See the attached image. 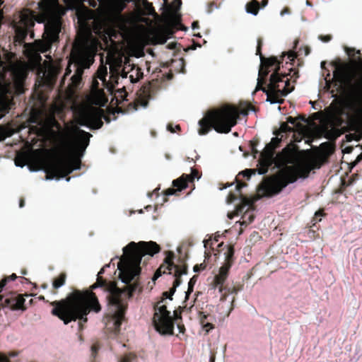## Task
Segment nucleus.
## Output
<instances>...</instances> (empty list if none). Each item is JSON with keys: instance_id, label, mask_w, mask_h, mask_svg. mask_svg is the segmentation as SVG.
I'll return each mask as SVG.
<instances>
[{"instance_id": "nucleus-24", "label": "nucleus", "mask_w": 362, "mask_h": 362, "mask_svg": "<svg viewBox=\"0 0 362 362\" xmlns=\"http://www.w3.org/2000/svg\"><path fill=\"white\" fill-rule=\"evenodd\" d=\"M187 180L184 175L180 178L173 180V184L175 187H177L179 190H181L187 187Z\"/></svg>"}, {"instance_id": "nucleus-53", "label": "nucleus", "mask_w": 362, "mask_h": 362, "mask_svg": "<svg viewBox=\"0 0 362 362\" xmlns=\"http://www.w3.org/2000/svg\"><path fill=\"white\" fill-rule=\"evenodd\" d=\"M289 84V81L286 80L285 81V86H288Z\"/></svg>"}, {"instance_id": "nucleus-62", "label": "nucleus", "mask_w": 362, "mask_h": 362, "mask_svg": "<svg viewBox=\"0 0 362 362\" xmlns=\"http://www.w3.org/2000/svg\"><path fill=\"white\" fill-rule=\"evenodd\" d=\"M320 214V212H315V216H318Z\"/></svg>"}, {"instance_id": "nucleus-32", "label": "nucleus", "mask_w": 362, "mask_h": 362, "mask_svg": "<svg viewBox=\"0 0 362 362\" xmlns=\"http://www.w3.org/2000/svg\"><path fill=\"white\" fill-rule=\"evenodd\" d=\"M292 130V129L288 127V125L286 124V123H281V125H280V128H279V132H291Z\"/></svg>"}, {"instance_id": "nucleus-38", "label": "nucleus", "mask_w": 362, "mask_h": 362, "mask_svg": "<svg viewBox=\"0 0 362 362\" xmlns=\"http://www.w3.org/2000/svg\"><path fill=\"white\" fill-rule=\"evenodd\" d=\"M288 57L291 59V60H293L294 58L296 57V54L293 52H289L288 53Z\"/></svg>"}, {"instance_id": "nucleus-35", "label": "nucleus", "mask_w": 362, "mask_h": 362, "mask_svg": "<svg viewBox=\"0 0 362 362\" xmlns=\"http://www.w3.org/2000/svg\"><path fill=\"white\" fill-rule=\"evenodd\" d=\"M133 357L131 356H126L124 357H123L120 361L119 362H132V360H133Z\"/></svg>"}, {"instance_id": "nucleus-31", "label": "nucleus", "mask_w": 362, "mask_h": 362, "mask_svg": "<svg viewBox=\"0 0 362 362\" xmlns=\"http://www.w3.org/2000/svg\"><path fill=\"white\" fill-rule=\"evenodd\" d=\"M194 285V281L193 279H192L188 283V290L187 291H185V298H187L188 295L192 291Z\"/></svg>"}, {"instance_id": "nucleus-33", "label": "nucleus", "mask_w": 362, "mask_h": 362, "mask_svg": "<svg viewBox=\"0 0 362 362\" xmlns=\"http://www.w3.org/2000/svg\"><path fill=\"white\" fill-rule=\"evenodd\" d=\"M104 286V281H102V280H98V281L93 284L91 286H90V288L91 289H95L96 288H98V287H102Z\"/></svg>"}, {"instance_id": "nucleus-37", "label": "nucleus", "mask_w": 362, "mask_h": 362, "mask_svg": "<svg viewBox=\"0 0 362 362\" xmlns=\"http://www.w3.org/2000/svg\"><path fill=\"white\" fill-rule=\"evenodd\" d=\"M243 174L245 175L250 177L252 175H254L255 173H253V171L252 170H246L243 172Z\"/></svg>"}, {"instance_id": "nucleus-41", "label": "nucleus", "mask_w": 362, "mask_h": 362, "mask_svg": "<svg viewBox=\"0 0 362 362\" xmlns=\"http://www.w3.org/2000/svg\"><path fill=\"white\" fill-rule=\"evenodd\" d=\"M287 122L290 124H295L296 119L292 117H288Z\"/></svg>"}, {"instance_id": "nucleus-52", "label": "nucleus", "mask_w": 362, "mask_h": 362, "mask_svg": "<svg viewBox=\"0 0 362 362\" xmlns=\"http://www.w3.org/2000/svg\"><path fill=\"white\" fill-rule=\"evenodd\" d=\"M173 194V189H169V192H168V195H172Z\"/></svg>"}, {"instance_id": "nucleus-46", "label": "nucleus", "mask_w": 362, "mask_h": 362, "mask_svg": "<svg viewBox=\"0 0 362 362\" xmlns=\"http://www.w3.org/2000/svg\"><path fill=\"white\" fill-rule=\"evenodd\" d=\"M64 1L66 4V5L71 6L74 0H64Z\"/></svg>"}, {"instance_id": "nucleus-8", "label": "nucleus", "mask_w": 362, "mask_h": 362, "mask_svg": "<svg viewBox=\"0 0 362 362\" xmlns=\"http://www.w3.org/2000/svg\"><path fill=\"white\" fill-rule=\"evenodd\" d=\"M122 37L129 43L144 46L148 42L153 44H165L172 33L168 29H158L151 33L143 26L129 23L122 28Z\"/></svg>"}, {"instance_id": "nucleus-34", "label": "nucleus", "mask_w": 362, "mask_h": 362, "mask_svg": "<svg viewBox=\"0 0 362 362\" xmlns=\"http://www.w3.org/2000/svg\"><path fill=\"white\" fill-rule=\"evenodd\" d=\"M160 269L161 268H160L158 270H157L156 272V273L154 274V275L152 278L153 282H155L161 276Z\"/></svg>"}, {"instance_id": "nucleus-2", "label": "nucleus", "mask_w": 362, "mask_h": 362, "mask_svg": "<svg viewBox=\"0 0 362 362\" xmlns=\"http://www.w3.org/2000/svg\"><path fill=\"white\" fill-rule=\"evenodd\" d=\"M37 15L28 10H25L21 13L16 32L18 37L23 39L28 34V30L33 27L35 22L44 23V40L36 41L27 48L26 52L32 68L37 67L38 74L44 82L49 83L57 76L58 68L51 61H45L42 66L40 52H46L53 42L57 41L62 29L60 18L64 14L65 10L59 6L57 0H41L37 3Z\"/></svg>"}, {"instance_id": "nucleus-50", "label": "nucleus", "mask_w": 362, "mask_h": 362, "mask_svg": "<svg viewBox=\"0 0 362 362\" xmlns=\"http://www.w3.org/2000/svg\"><path fill=\"white\" fill-rule=\"evenodd\" d=\"M192 28L194 30L196 28H197V23L194 22L192 25Z\"/></svg>"}, {"instance_id": "nucleus-29", "label": "nucleus", "mask_w": 362, "mask_h": 362, "mask_svg": "<svg viewBox=\"0 0 362 362\" xmlns=\"http://www.w3.org/2000/svg\"><path fill=\"white\" fill-rule=\"evenodd\" d=\"M118 35L115 33V31H110L108 34L109 40L111 43V45H115L117 43L116 39Z\"/></svg>"}, {"instance_id": "nucleus-17", "label": "nucleus", "mask_w": 362, "mask_h": 362, "mask_svg": "<svg viewBox=\"0 0 362 362\" xmlns=\"http://www.w3.org/2000/svg\"><path fill=\"white\" fill-rule=\"evenodd\" d=\"M262 90L266 93L267 98L266 100L267 102L269 103L271 105L274 104H280L281 103L282 100H279L278 97L279 95L281 96H286L289 93H291L290 90H288L286 87L282 90H276V93H273L270 92V90L269 88H262Z\"/></svg>"}, {"instance_id": "nucleus-14", "label": "nucleus", "mask_w": 362, "mask_h": 362, "mask_svg": "<svg viewBox=\"0 0 362 362\" xmlns=\"http://www.w3.org/2000/svg\"><path fill=\"white\" fill-rule=\"evenodd\" d=\"M42 148H34L29 145L25 151L17 154L15 165L16 167L23 168L28 162L38 159L42 155Z\"/></svg>"}, {"instance_id": "nucleus-18", "label": "nucleus", "mask_w": 362, "mask_h": 362, "mask_svg": "<svg viewBox=\"0 0 362 362\" xmlns=\"http://www.w3.org/2000/svg\"><path fill=\"white\" fill-rule=\"evenodd\" d=\"M199 320L201 325V333L204 335L208 334L209 332L214 329L213 324L208 320V315L204 313L199 314Z\"/></svg>"}, {"instance_id": "nucleus-19", "label": "nucleus", "mask_w": 362, "mask_h": 362, "mask_svg": "<svg viewBox=\"0 0 362 362\" xmlns=\"http://www.w3.org/2000/svg\"><path fill=\"white\" fill-rule=\"evenodd\" d=\"M126 6L125 0H108L107 8L114 13H118L122 11Z\"/></svg>"}, {"instance_id": "nucleus-64", "label": "nucleus", "mask_w": 362, "mask_h": 362, "mask_svg": "<svg viewBox=\"0 0 362 362\" xmlns=\"http://www.w3.org/2000/svg\"><path fill=\"white\" fill-rule=\"evenodd\" d=\"M361 158V157L358 156V158H357V160H359Z\"/></svg>"}, {"instance_id": "nucleus-40", "label": "nucleus", "mask_w": 362, "mask_h": 362, "mask_svg": "<svg viewBox=\"0 0 362 362\" xmlns=\"http://www.w3.org/2000/svg\"><path fill=\"white\" fill-rule=\"evenodd\" d=\"M201 267H202V264H201V265H199H199H196V266H194V267H193V272H199V271L200 270V269H201Z\"/></svg>"}, {"instance_id": "nucleus-12", "label": "nucleus", "mask_w": 362, "mask_h": 362, "mask_svg": "<svg viewBox=\"0 0 362 362\" xmlns=\"http://www.w3.org/2000/svg\"><path fill=\"white\" fill-rule=\"evenodd\" d=\"M180 318L179 315L174 312L173 319L170 312L167 310L165 305H160L157 308L154 317V327L157 332L163 335H171L173 334L174 322Z\"/></svg>"}, {"instance_id": "nucleus-54", "label": "nucleus", "mask_w": 362, "mask_h": 362, "mask_svg": "<svg viewBox=\"0 0 362 362\" xmlns=\"http://www.w3.org/2000/svg\"><path fill=\"white\" fill-rule=\"evenodd\" d=\"M24 206L23 202L21 201L20 203V207H23Z\"/></svg>"}, {"instance_id": "nucleus-5", "label": "nucleus", "mask_w": 362, "mask_h": 362, "mask_svg": "<svg viewBox=\"0 0 362 362\" xmlns=\"http://www.w3.org/2000/svg\"><path fill=\"white\" fill-rule=\"evenodd\" d=\"M54 308L52 313L61 319L65 325L77 319L87 321L90 310L98 313L101 306L95 294L90 291H74L64 300L52 303Z\"/></svg>"}, {"instance_id": "nucleus-57", "label": "nucleus", "mask_w": 362, "mask_h": 362, "mask_svg": "<svg viewBox=\"0 0 362 362\" xmlns=\"http://www.w3.org/2000/svg\"><path fill=\"white\" fill-rule=\"evenodd\" d=\"M210 362H214V358L213 357L210 358Z\"/></svg>"}, {"instance_id": "nucleus-45", "label": "nucleus", "mask_w": 362, "mask_h": 362, "mask_svg": "<svg viewBox=\"0 0 362 362\" xmlns=\"http://www.w3.org/2000/svg\"><path fill=\"white\" fill-rule=\"evenodd\" d=\"M233 255L232 249H229L227 255V259L230 258Z\"/></svg>"}, {"instance_id": "nucleus-11", "label": "nucleus", "mask_w": 362, "mask_h": 362, "mask_svg": "<svg viewBox=\"0 0 362 362\" xmlns=\"http://www.w3.org/2000/svg\"><path fill=\"white\" fill-rule=\"evenodd\" d=\"M298 171L291 168L281 170L278 175L267 180L263 184V188L269 194H277L288 184L296 180Z\"/></svg>"}, {"instance_id": "nucleus-25", "label": "nucleus", "mask_w": 362, "mask_h": 362, "mask_svg": "<svg viewBox=\"0 0 362 362\" xmlns=\"http://www.w3.org/2000/svg\"><path fill=\"white\" fill-rule=\"evenodd\" d=\"M13 129L0 126V141L13 135Z\"/></svg>"}, {"instance_id": "nucleus-6", "label": "nucleus", "mask_w": 362, "mask_h": 362, "mask_svg": "<svg viewBox=\"0 0 362 362\" xmlns=\"http://www.w3.org/2000/svg\"><path fill=\"white\" fill-rule=\"evenodd\" d=\"M160 250L155 242H131L123 248V255L117 264L119 278L122 283L127 284L139 274L142 257L148 255L153 256Z\"/></svg>"}, {"instance_id": "nucleus-26", "label": "nucleus", "mask_w": 362, "mask_h": 362, "mask_svg": "<svg viewBox=\"0 0 362 362\" xmlns=\"http://www.w3.org/2000/svg\"><path fill=\"white\" fill-rule=\"evenodd\" d=\"M180 286V282L178 280H175L174 283V286L172 288H170L169 293L165 292L163 293V296H165V298H168L170 300H172V296L174 294L175 289L177 286Z\"/></svg>"}, {"instance_id": "nucleus-30", "label": "nucleus", "mask_w": 362, "mask_h": 362, "mask_svg": "<svg viewBox=\"0 0 362 362\" xmlns=\"http://www.w3.org/2000/svg\"><path fill=\"white\" fill-rule=\"evenodd\" d=\"M24 303H25L24 298L22 297H18L16 299V302L15 304V308L16 309H23Z\"/></svg>"}, {"instance_id": "nucleus-58", "label": "nucleus", "mask_w": 362, "mask_h": 362, "mask_svg": "<svg viewBox=\"0 0 362 362\" xmlns=\"http://www.w3.org/2000/svg\"><path fill=\"white\" fill-rule=\"evenodd\" d=\"M70 180H71V177H69V178H67V179L66 180V182H69V181H70Z\"/></svg>"}, {"instance_id": "nucleus-43", "label": "nucleus", "mask_w": 362, "mask_h": 362, "mask_svg": "<svg viewBox=\"0 0 362 362\" xmlns=\"http://www.w3.org/2000/svg\"><path fill=\"white\" fill-rule=\"evenodd\" d=\"M0 362H8V360L4 356L0 355Z\"/></svg>"}, {"instance_id": "nucleus-39", "label": "nucleus", "mask_w": 362, "mask_h": 362, "mask_svg": "<svg viewBox=\"0 0 362 362\" xmlns=\"http://www.w3.org/2000/svg\"><path fill=\"white\" fill-rule=\"evenodd\" d=\"M8 279H4L1 281H0V289L5 286Z\"/></svg>"}, {"instance_id": "nucleus-13", "label": "nucleus", "mask_w": 362, "mask_h": 362, "mask_svg": "<svg viewBox=\"0 0 362 362\" xmlns=\"http://www.w3.org/2000/svg\"><path fill=\"white\" fill-rule=\"evenodd\" d=\"M281 139L274 137L271 141L265 146L264 151L261 153L259 160V167L257 169L259 175H264L267 173L268 167L273 163L274 150L279 145Z\"/></svg>"}, {"instance_id": "nucleus-42", "label": "nucleus", "mask_w": 362, "mask_h": 362, "mask_svg": "<svg viewBox=\"0 0 362 362\" xmlns=\"http://www.w3.org/2000/svg\"><path fill=\"white\" fill-rule=\"evenodd\" d=\"M177 329L179 331V333H183L184 332V327H181L178 323L177 325Z\"/></svg>"}, {"instance_id": "nucleus-9", "label": "nucleus", "mask_w": 362, "mask_h": 362, "mask_svg": "<svg viewBox=\"0 0 362 362\" xmlns=\"http://www.w3.org/2000/svg\"><path fill=\"white\" fill-rule=\"evenodd\" d=\"M110 69V83L112 87L118 83L119 76L126 78L128 76L132 83L137 82L143 76L141 70L131 64L119 52H110L107 57Z\"/></svg>"}, {"instance_id": "nucleus-7", "label": "nucleus", "mask_w": 362, "mask_h": 362, "mask_svg": "<svg viewBox=\"0 0 362 362\" xmlns=\"http://www.w3.org/2000/svg\"><path fill=\"white\" fill-rule=\"evenodd\" d=\"M238 113L236 110L230 107H224L221 109L209 112L199 122L200 129L199 134H207L211 127L218 133H228L236 124Z\"/></svg>"}, {"instance_id": "nucleus-16", "label": "nucleus", "mask_w": 362, "mask_h": 362, "mask_svg": "<svg viewBox=\"0 0 362 362\" xmlns=\"http://www.w3.org/2000/svg\"><path fill=\"white\" fill-rule=\"evenodd\" d=\"M89 101L99 106H104L107 102L103 90L98 88V82L97 81L93 82Z\"/></svg>"}, {"instance_id": "nucleus-21", "label": "nucleus", "mask_w": 362, "mask_h": 362, "mask_svg": "<svg viewBox=\"0 0 362 362\" xmlns=\"http://www.w3.org/2000/svg\"><path fill=\"white\" fill-rule=\"evenodd\" d=\"M270 82L268 85V88L270 90L271 93H276L278 88L277 83L282 81L281 78L279 76L276 74H272L270 76Z\"/></svg>"}, {"instance_id": "nucleus-49", "label": "nucleus", "mask_w": 362, "mask_h": 362, "mask_svg": "<svg viewBox=\"0 0 362 362\" xmlns=\"http://www.w3.org/2000/svg\"><path fill=\"white\" fill-rule=\"evenodd\" d=\"M7 279H12V280H14V279H16V274H12L11 276H9L8 278H7Z\"/></svg>"}, {"instance_id": "nucleus-51", "label": "nucleus", "mask_w": 362, "mask_h": 362, "mask_svg": "<svg viewBox=\"0 0 362 362\" xmlns=\"http://www.w3.org/2000/svg\"><path fill=\"white\" fill-rule=\"evenodd\" d=\"M262 4L263 6H266L267 5V1L264 0L262 1Z\"/></svg>"}, {"instance_id": "nucleus-3", "label": "nucleus", "mask_w": 362, "mask_h": 362, "mask_svg": "<svg viewBox=\"0 0 362 362\" xmlns=\"http://www.w3.org/2000/svg\"><path fill=\"white\" fill-rule=\"evenodd\" d=\"M320 131L329 140L344 132H349L345 136L347 142L362 139V82L354 83L346 95L336 97L326 110Z\"/></svg>"}, {"instance_id": "nucleus-47", "label": "nucleus", "mask_w": 362, "mask_h": 362, "mask_svg": "<svg viewBox=\"0 0 362 362\" xmlns=\"http://www.w3.org/2000/svg\"><path fill=\"white\" fill-rule=\"evenodd\" d=\"M257 80H258V82H257V86H256V88H255V91H257V90H262V88H260V86H259V78H258Z\"/></svg>"}, {"instance_id": "nucleus-36", "label": "nucleus", "mask_w": 362, "mask_h": 362, "mask_svg": "<svg viewBox=\"0 0 362 362\" xmlns=\"http://www.w3.org/2000/svg\"><path fill=\"white\" fill-rule=\"evenodd\" d=\"M275 62H276L275 58H269V59H267V64L269 66H272V65L274 64Z\"/></svg>"}, {"instance_id": "nucleus-55", "label": "nucleus", "mask_w": 362, "mask_h": 362, "mask_svg": "<svg viewBox=\"0 0 362 362\" xmlns=\"http://www.w3.org/2000/svg\"><path fill=\"white\" fill-rule=\"evenodd\" d=\"M242 187H243V185H240V186L237 187V190H238V191H240V188H241Z\"/></svg>"}, {"instance_id": "nucleus-27", "label": "nucleus", "mask_w": 362, "mask_h": 362, "mask_svg": "<svg viewBox=\"0 0 362 362\" xmlns=\"http://www.w3.org/2000/svg\"><path fill=\"white\" fill-rule=\"evenodd\" d=\"M65 283V276L62 275L59 279H56L53 283V286L54 288L58 289L62 287Z\"/></svg>"}, {"instance_id": "nucleus-61", "label": "nucleus", "mask_w": 362, "mask_h": 362, "mask_svg": "<svg viewBox=\"0 0 362 362\" xmlns=\"http://www.w3.org/2000/svg\"><path fill=\"white\" fill-rule=\"evenodd\" d=\"M296 127H297L298 128H300V125L299 124H296Z\"/></svg>"}, {"instance_id": "nucleus-59", "label": "nucleus", "mask_w": 362, "mask_h": 362, "mask_svg": "<svg viewBox=\"0 0 362 362\" xmlns=\"http://www.w3.org/2000/svg\"><path fill=\"white\" fill-rule=\"evenodd\" d=\"M306 5L308 6H311V5L308 1L306 2Z\"/></svg>"}, {"instance_id": "nucleus-44", "label": "nucleus", "mask_w": 362, "mask_h": 362, "mask_svg": "<svg viewBox=\"0 0 362 362\" xmlns=\"http://www.w3.org/2000/svg\"><path fill=\"white\" fill-rule=\"evenodd\" d=\"M342 151H343V153H349L351 152V148L350 147H346L344 149H343Z\"/></svg>"}, {"instance_id": "nucleus-56", "label": "nucleus", "mask_w": 362, "mask_h": 362, "mask_svg": "<svg viewBox=\"0 0 362 362\" xmlns=\"http://www.w3.org/2000/svg\"><path fill=\"white\" fill-rule=\"evenodd\" d=\"M228 216L230 219H231L233 218V215L232 214H228Z\"/></svg>"}, {"instance_id": "nucleus-15", "label": "nucleus", "mask_w": 362, "mask_h": 362, "mask_svg": "<svg viewBox=\"0 0 362 362\" xmlns=\"http://www.w3.org/2000/svg\"><path fill=\"white\" fill-rule=\"evenodd\" d=\"M334 78L342 85L349 84L352 78V74L346 65H339L333 72Z\"/></svg>"}, {"instance_id": "nucleus-28", "label": "nucleus", "mask_w": 362, "mask_h": 362, "mask_svg": "<svg viewBox=\"0 0 362 362\" xmlns=\"http://www.w3.org/2000/svg\"><path fill=\"white\" fill-rule=\"evenodd\" d=\"M197 174L198 173L196 170L192 169L190 174L185 175L184 176L185 177L187 182H193L194 179L199 180L200 178L199 177L197 176Z\"/></svg>"}, {"instance_id": "nucleus-20", "label": "nucleus", "mask_w": 362, "mask_h": 362, "mask_svg": "<svg viewBox=\"0 0 362 362\" xmlns=\"http://www.w3.org/2000/svg\"><path fill=\"white\" fill-rule=\"evenodd\" d=\"M230 267V264L227 263L219 269L218 274L216 276V282L217 284H223L224 283Z\"/></svg>"}, {"instance_id": "nucleus-63", "label": "nucleus", "mask_w": 362, "mask_h": 362, "mask_svg": "<svg viewBox=\"0 0 362 362\" xmlns=\"http://www.w3.org/2000/svg\"><path fill=\"white\" fill-rule=\"evenodd\" d=\"M165 264H168V267L170 266V264L168 263V261L165 262Z\"/></svg>"}, {"instance_id": "nucleus-23", "label": "nucleus", "mask_w": 362, "mask_h": 362, "mask_svg": "<svg viewBox=\"0 0 362 362\" xmlns=\"http://www.w3.org/2000/svg\"><path fill=\"white\" fill-rule=\"evenodd\" d=\"M107 74V68L106 65H101L97 71L98 78L102 81L103 83H107L106 82V75Z\"/></svg>"}, {"instance_id": "nucleus-1", "label": "nucleus", "mask_w": 362, "mask_h": 362, "mask_svg": "<svg viewBox=\"0 0 362 362\" xmlns=\"http://www.w3.org/2000/svg\"><path fill=\"white\" fill-rule=\"evenodd\" d=\"M102 117L103 111L100 107L81 105L76 110V124L67 126L64 129L57 127L56 132L51 131L45 124L40 127L37 135L55 139L57 151L56 158L50 163V170L54 176H47L46 180H59L57 175H62L64 177L80 168V158L89 144L91 134L80 129L79 126L99 129L103 124Z\"/></svg>"}, {"instance_id": "nucleus-22", "label": "nucleus", "mask_w": 362, "mask_h": 362, "mask_svg": "<svg viewBox=\"0 0 362 362\" xmlns=\"http://www.w3.org/2000/svg\"><path fill=\"white\" fill-rule=\"evenodd\" d=\"M259 8L258 2L256 0H252L250 4H247L246 12L252 16H257Z\"/></svg>"}, {"instance_id": "nucleus-4", "label": "nucleus", "mask_w": 362, "mask_h": 362, "mask_svg": "<svg viewBox=\"0 0 362 362\" xmlns=\"http://www.w3.org/2000/svg\"><path fill=\"white\" fill-rule=\"evenodd\" d=\"M97 47L98 41L91 36L90 30L81 26L72 48L69 64L62 79L64 82L66 77L71 72V68L74 69V74L70 78L71 82L68 84L69 89L77 87L80 83L83 70L88 69L93 62Z\"/></svg>"}, {"instance_id": "nucleus-60", "label": "nucleus", "mask_w": 362, "mask_h": 362, "mask_svg": "<svg viewBox=\"0 0 362 362\" xmlns=\"http://www.w3.org/2000/svg\"><path fill=\"white\" fill-rule=\"evenodd\" d=\"M2 18V13L0 12V21L1 20Z\"/></svg>"}, {"instance_id": "nucleus-48", "label": "nucleus", "mask_w": 362, "mask_h": 362, "mask_svg": "<svg viewBox=\"0 0 362 362\" xmlns=\"http://www.w3.org/2000/svg\"><path fill=\"white\" fill-rule=\"evenodd\" d=\"M287 14H288V12L287 11V10H284V11H282L280 13V15H281V16H283L284 15H287Z\"/></svg>"}, {"instance_id": "nucleus-10", "label": "nucleus", "mask_w": 362, "mask_h": 362, "mask_svg": "<svg viewBox=\"0 0 362 362\" xmlns=\"http://www.w3.org/2000/svg\"><path fill=\"white\" fill-rule=\"evenodd\" d=\"M136 288L137 284H133L119 288L114 282L106 286V291L110 293L108 300L115 331L119 329L124 313V307L120 298L122 295L131 298Z\"/></svg>"}]
</instances>
